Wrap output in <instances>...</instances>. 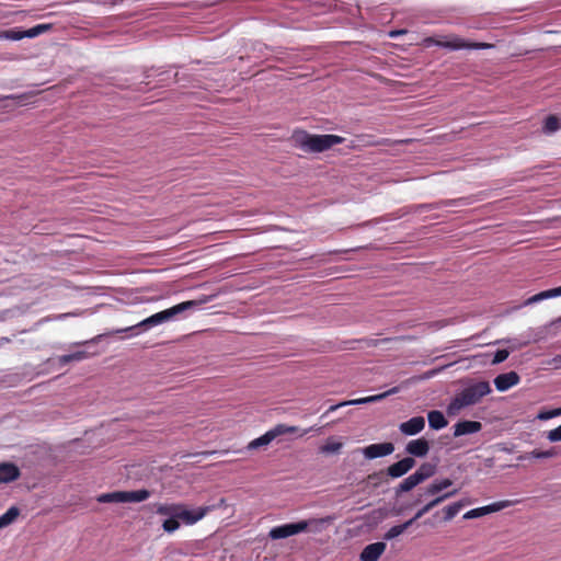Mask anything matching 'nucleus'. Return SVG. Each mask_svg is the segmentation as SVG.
<instances>
[{
    "instance_id": "obj_1",
    "label": "nucleus",
    "mask_w": 561,
    "mask_h": 561,
    "mask_svg": "<svg viewBox=\"0 0 561 561\" xmlns=\"http://www.w3.org/2000/svg\"><path fill=\"white\" fill-rule=\"evenodd\" d=\"M214 298H215V295H209V296L204 295V296L199 297L198 299L181 302V304L175 305L169 309L162 310L160 312H157V313L144 319L142 321H140L139 323H137L134 327H129L126 329H119V330H116L114 333L126 332V331L133 330L135 328H140V327L149 329V328H152L156 325H160L164 322L172 320L179 313L186 311L188 309H192L194 307L207 304V302L211 301Z\"/></svg>"
},
{
    "instance_id": "obj_2",
    "label": "nucleus",
    "mask_w": 561,
    "mask_h": 561,
    "mask_svg": "<svg viewBox=\"0 0 561 561\" xmlns=\"http://www.w3.org/2000/svg\"><path fill=\"white\" fill-rule=\"evenodd\" d=\"M491 391V386L488 381H479L468 386L450 401L446 410L447 414L456 416L462 409L479 403Z\"/></svg>"
},
{
    "instance_id": "obj_3",
    "label": "nucleus",
    "mask_w": 561,
    "mask_h": 561,
    "mask_svg": "<svg viewBox=\"0 0 561 561\" xmlns=\"http://www.w3.org/2000/svg\"><path fill=\"white\" fill-rule=\"evenodd\" d=\"M295 141L306 152H322L342 144L344 138L337 135H311L299 131L295 134Z\"/></svg>"
},
{
    "instance_id": "obj_4",
    "label": "nucleus",
    "mask_w": 561,
    "mask_h": 561,
    "mask_svg": "<svg viewBox=\"0 0 561 561\" xmlns=\"http://www.w3.org/2000/svg\"><path fill=\"white\" fill-rule=\"evenodd\" d=\"M423 45L425 47H430L431 45H437V46L446 47V48L454 49V50L463 49V48L481 49V48L490 47L489 44L467 43L462 38L455 36V35L440 36L438 38L426 37L423 41Z\"/></svg>"
},
{
    "instance_id": "obj_5",
    "label": "nucleus",
    "mask_w": 561,
    "mask_h": 561,
    "mask_svg": "<svg viewBox=\"0 0 561 561\" xmlns=\"http://www.w3.org/2000/svg\"><path fill=\"white\" fill-rule=\"evenodd\" d=\"M210 512L208 506H199L196 508H190L187 505L179 503L176 517L182 520L185 525H194L203 519Z\"/></svg>"
},
{
    "instance_id": "obj_6",
    "label": "nucleus",
    "mask_w": 561,
    "mask_h": 561,
    "mask_svg": "<svg viewBox=\"0 0 561 561\" xmlns=\"http://www.w3.org/2000/svg\"><path fill=\"white\" fill-rule=\"evenodd\" d=\"M306 530L307 525L305 523L297 522L274 527L270 530L268 536L270 538L277 540L298 535Z\"/></svg>"
},
{
    "instance_id": "obj_7",
    "label": "nucleus",
    "mask_w": 561,
    "mask_h": 561,
    "mask_svg": "<svg viewBox=\"0 0 561 561\" xmlns=\"http://www.w3.org/2000/svg\"><path fill=\"white\" fill-rule=\"evenodd\" d=\"M513 504H514V502L513 501H508V500H503V501L494 502V503H491L489 505L477 507V508L468 511L463 515V518L465 519L479 518V517L485 516L488 514L500 512V511H502V510H504L506 507H510Z\"/></svg>"
},
{
    "instance_id": "obj_8",
    "label": "nucleus",
    "mask_w": 561,
    "mask_h": 561,
    "mask_svg": "<svg viewBox=\"0 0 561 561\" xmlns=\"http://www.w3.org/2000/svg\"><path fill=\"white\" fill-rule=\"evenodd\" d=\"M394 450V446L391 443L371 444L363 448L362 453L367 459H375L391 455Z\"/></svg>"
},
{
    "instance_id": "obj_9",
    "label": "nucleus",
    "mask_w": 561,
    "mask_h": 561,
    "mask_svg": "<svg viewBox=\"0 0 561 561\" xmlns=\"http://www.w3.org/2000/svg\"><path fill=\"white\" fill-rule=\"evenodd\" d=\"M21 477L20 468L13 463L3 461L0 462V483L8 484L16 481Z\"/></svg>"
},
{
    "instance_id": "obj_10",
    "label": "nucleus",
    "mask_w": 561,
    "mask_h": 561,
    "mask_svg": "<svg viewBox=\"0 0 561 561\" xmlns=\"http://www.w3.org/2000/svg\"><path fill=\"white\" fill-rule=\"evenodd\" d=\"M344 447L342 437L329 436L319 447V453L323 456L339 455Z\"/></svg>"
},
{
    "instance_id": "obj_11",
    "label": "nucleus",
    "mask_w": 561,
    "mask_h": 561,
    "mask_svg": "<svg viewBox=\"0 0 561 561\" xmlns=\"http://www.w3.org/2000/svg\"><path fill=\"white\" fill-rule=\"evenodd\" d=\"M425 427V420L423 416H414L399 425V430L407 436H413L421 433Z\"/></svg>"
},
{
    "instance_id": "obj_12",
    "label": "nucleus",
    "mask_w": 561,
    "mask_h": 561,
    "mask_svg": "<svg viewBox=\"0 0 561 561\" xmlns=\"http://www.w3.org/2000/svg\"><path fill=\"white\" fill-rule=\"evenodd\" d=\"M386 543L385 542H374L368 546H366L363 551L360 552L359 560L360 561H378V559L386 551Z\"/></svg>"
},
{
    "instance_id": "obj_13",
    "label": "nucleus",
    "mask_w": 561,
    "mask_h": 561,
    "mask_svg": "<svg viewBox=\"0 0 561 561\" xmlns=\"http://www.w3.org/2000/svg\"><path fill=\"white\" fill-rule=\"evenodd\" d=\"M519 380H520V378L517 373L510 371V373L499 375L494 379V385L499 391L504 392V391L511 389L512 387L518 385Z\"/></svg>"
},
{
    "instance_id": "obj_14",
    "label": "nucleus",
    "mask_w": 561,
    "mask_h": 561,
    "mask_svg": "<svg viewBox=\"0 0 561 561\" xmlns=\"http://www.w3.org/2000/svg\"><path fill=\"white\" fill-rule=\"evenodd\" d=\"M415 466L413 458L407 457L388 467L387 472L391 478H400L409 472Z\"/></svg>"
},
{
    "instance_id": "obj_15",
    "label": "nucleus",
    "mask_w": 561,
    "mask_h": 561,
    "mask_svg": "<svg viewBox=\"0 0 561 561\" xmlns=\"http://www.w3.org/2000/svg\"><path fill=\"white\" fill-rule=\"evenodd\" d=\"M398 391H399V388L394 387L383 393L340 402V405H359V404H365V403L377 402V401L385 399L386 397H388L390 394L397 393Z\"/></svg>"
},
{
    "instance_id": "obj_16",
    "label": "nucleus",
    "mask_w": 561,
    "mask_h": 561,
    "mask_svg": "<svg viewBox=\"0 0 561 561\" xmlns=\"http://www.w3.org/2000/svg\"><path fill=\"white\" fill-rule=\"evenodd\" d=\"M482 425L480 422L477 421H461L458 422L454 426V435L456 437L467 435V434H473L481 430Z\"/></svg>"
},
{
    "instance_id": "obj_17",
    "label": "nucleus",
    "mask_w": 561,
    "mask_h": 561,
    "mask_svg": "<svg viewBox=\"0 0 561 561\" xmlns=\"http://www.w3.org/2000/svg\"><path fill=\"white\" fill-rule=\"evenodd\" d=\"M430 450V445L424 438L414 439L408 443L407 451L416 457L425 456Z\"/></svg>"
},
{
    "instance_id": "obj_18",
    "label": "nucleus",
    "mask_w": 561,
    "mask_h": 561,
    "mask_svg": "<svg viewBox=\"0 0 561 561\" xmlns=\"http://www.w3.org/2000/svg\"><path fill=\"white\" fill-rule=\"evenodd\" d=\"M334 522V517L325 516L322 518H311L308 520H300L307 525V529H311L314 533H319L330 526Z\"/></svg>"
},
{
    "instance_id": "obj_19",
    "label": "nucleus",
    "mask_w": 561,
    "mask_h": 561,
    "mask_svg": "<svg viewBox=\"0 0 561 561\" xmlns=\"http://www.w3.org/2000/svg\"><path fill=\"white\" fill-rule=\"evenodd\" d=\"M271 430L276 438L282 435L296 434V433H299V436L301 437V436L306 435L311 428L300 431L297 426H291V425L280 423V424L275 425Z\"/></svg>"
},
{
    "instance_id": "obj_20",
    "label": "nucleus",
    "mask_w": 561,
    "mask_h": 561,
    "mask_svg": "<svg viewBox=\"0 0 561 561\" xmlns=\"http://www.w3.org/2000/svg\"><path fill=\"white\" fill-rule=\"evenodd\" d=\"M468 504H470V501L461 500L445 506L442 510V513L444 514V522H450L460 512V510Z\"/></svg>"
},
{
    "instance_id": "obj_21",
    "label": "nucleus",
    "mask_w": 561,
    "mask_h": 561,
    "mask_svg": "<svg viewBox=\"0 0 561 561\" xmlns=\"http://www.w3.org/2000/svg\"><path fill=\"white\" fill-rule=\"evenodd\" d=\"M150 496L147 490L124 491V503H139L146 501Z\"/></svg>"
},
{
    "instance_id": "obj_22",
    "label": "nucleus",
    "mask_w": 561,
    "mask_h": 561,
    "mask_svg": "<svg viewBox=\"0 0 561 561\" xmlns=\"http://www.w3.org/2000/svg\"><path fill=\"white\" fill-rule=\"evenodd\" d=\"M428 424L433 430H442L447 426L448 422L440 411H431L427 414Z\"/></svg>"
},
{
    "instance_id": "obj_23",
    "label": "nucleus",
    "mask_w": 561,
    "mask_h": 561,
    "mask_svg": "<svg viewBox=\"0 0 561 561\" xmlns=\"http://www.w3.org/2000/svg\"><path fill=\"white\" fill-rule=\"evenodd\" d=\"M558 296H561V294L559 293V287L552 288V289H548V290L541 291L539 294H536V295L529 297L524 302V305L525 306H529V305L539 302L541 300L549 299V298H554V297H558Z\"/></svg>"
},
{
    "instance_id": "obj_24",
    "label": "nucleus",
    "mask_w": 561,
    "mask_h": 561,
    "mask_svg": "<svg viewBox=\"0 0 561 561\" xmlns=\"http://www.w3.org/2000/svg\"><path fill=\"white\" fill-rule=\"evenodd\" d=\"M275 439V436L272 432V430H268L265 434L262 436L251 440L248 444V449H257L260 447L267 446L270 443H272Z\"/></svg>"
},
{
    "instance_id": "obj_25",
    "label": "nucleus",
    "mask_w": 561,
    "mask_h": 561,
    "mask_svg": "<svg viewBox=\"0 0 561 561\" xmlns=\"http://www.w3.org/2000/svg\"><path fill=\"white\" fill-rule=\"evenodd\" d=\"M451 485H453V481L448 478L435 480L434 482H432L431 484L427 485L426 493L430 495H434V494L440 493L442 491L448 489Z\"/></svg>"
},
{
    "instance_id": "obj_26",
    "label": "nucleus",
    "mask_w": 561,
    "mask_h": 561,
    "mask_svg": "<svg viewBox=\"0 0 561 561\" xmlns=\"http://www.w3.org/2000/svg\"><path fill=\"white\" fill-rule=\"evenodd\" d=\"M420 483H422L420 479L415 476V473H412L398 485V488L396 489V493L397 495H399L403 492H408L415 488L416 485H419Z\"/></svg>"
},
{
    "instance_id": "obj_27",
    "label": "nucleus",
    "mask_w": 561,
    "mask_h": 561,
    "mask_svg": "<svg viewBox=\"0 0 561 561\" xmlns=\"http://www.w3.org/2000/svg\"><path fill=\"white\" fill-rule=\"evenodd\" d=\"M178 506L179 503H161L156 506V512L159 515L173 518L176 517Z\"/></svg>"
},
{
    "instance_id": "obj_28",
    "label": "nucleus",
    "mask_w": 561,
    "mask_h": 561,
    "mask_svg": "<svg viewBox=\"0 0 561 561\" xmlns=\"http://www.w3.org/2000/svg\"><path fill=\"white\" fill-rule=\"evenodd\" d=\"M19 515L20 510L16 506H11L4 514L0 516V529L14 523Z\"/></svg>"
},
{
    "instance_id": "obj_29",
    "label": "nucleus",
    "mask_w": 561,
    "mask_h": 561,
    "mask_svg": "<svg viewBox=\"0 0 561 561\" xmlns=\"http://www.w3.org/2000/svg\"><path fill=\"white\" fill-rule=\"evenodd\" d=\"M96 500L100 503H124V491L103 493Z\"/></svg>"
},
{
    "instance_id": "obj_30",
    "label": "nucleus",
    "mask_w": 561,
    "mask_h": 561,
    "mask_svg": "<svg viewBox=\"0 0 561 561\" xmlns=\"http://www.w3.org/2000/svg\"><path fill=\"white\" fill-rule=\"evenodd\" d=\"M26 31H20L18 28H11L0 32V39L20 41L26 37Z\"/></svg>"
},
{
    "instance_id": "obj_31",
    "label": "nucleus",
    "mask_w": 561,
    "mask_h": 561,
    "mask_svg": "<svg viewBox=\"0 0 561 561\" xmlns=\"http://www.w3.org/2000/svg\"><path fill=\"white\" fill-rule=\"evenodd\" d=\"M414 473L423 482L435 473V466L423 463Z\"/></svg>"
},
{
    "instance_id": "obj_32",
    "label": "nucleus",
    "mask_w": 561,
    "mask_h": 561,
    "mask_svg": "<svg viewBox=\"0 0 561 561\" xmlns=\"http://www.w3.org/2000/svg\"><path fill=\"white\" fill-rule=\"evenodd\" d=\"M51 28V24H38L26 31V37L33 38L36 37Z\"/></svg>"
},
{
    "instance_id": "obj_33",
    "label": "nucleus",
    "mask_w": 561,
    "mask_h": 561,
    "mask_svg": "<svg viewBox=\"0 0 561 561\" xmlns=\"http://www.w3.org/2000/svg\"><path fill=\"white\" fill-rule=\"evenodd\" d=\"M560 128L559 119L556 116H549L545 121L543 130L546 133H554Z\"/></svg>"
},
{
    "instance_id": "obj_34",
    "label": "nucleus",
    "mask_w": 561,
    "mask_h": 561,
    "mask_svg": "<svg viewBox=\"0 0 561 561\" xmlns=\"http://www.w3.org/2000/svg\"><path fill=\"white\" fill-rule=\"evenodd\" d=\"M162 528L165 533L172 534L180 528V520L178 517L167 518L162 524Z\"/></svg>"
},
{
    "instance_id": "obj_35",
    "label": "nucleus",
    "mask_w": 561,
    "mask_h": 561,
    "mask_svg": "<svg viewBox=\"0 0 561 561\" xmlns=\"http://www.w3.org/2000/svg\"><path fill=\"white\" fill-rule=\"evenodd\" d=\"M404 526L402 525H396V526H392L386 534H385V539L386 540H391V539H394L397 537H399L400 535H402L404 533Z\"/></svg>"
},
{
    "instance_id": "obj_36",
    "label": "nucleus",
    "mask_w": 561,
    "mask_h": 561,
    "mask_svg": "<svg viewBox=\"0 0 561 561\" xmlns=\"http://www.w3.org/2000/svg\"><path fill=\"white\" fill-rule=\"evenodd\" d=\"M84 357H85V353L84 352H76L73 354L60 356L59 357V363L60 364H67V363L72 362V360H81Z\"/></svg>"
},
{
    "instance_id": "obj_37",
    "label": "nucleus",
    "mask_w": 561,
    "mask_h": 561,
    "mask_svg": "<svg viewBox=\"0 0 561 561\" xmlns=\"http://www.w3.org/2000/svg\"><path fill=\"white\" fill-rule=\"evenodd\" d=\"M561 415V408L549 410V411H540L537 414V419L540 421L550 420L552 417Z\"/></svg>"
},
{
    "instance_id": "obj_38",
    "label": "nucleus",
    "mask_w": 561,
    "mask_h": 561,
    "mask_svg": "<svg viewBox=\"0 0 561 561\" xmlns=\"http://www.w3.org/2000/svg\"><path fill=\"white\" fill-rule=\"evenodd\" d=\"M456 493H457V490H453V491L446 492L444 494H440L437 497L433 499L431 502H428L430 506H432V508H434L435 506L439 505L445 500L454 496Z\"/></svg>"
},
{
    "instance_id": "obj_39",
    "label": "nucleus",
    "mask_w": 561,
    "mask_h": 561,
    "mask_svg": "<svg viewBox=\"0 0 561 561\" xmlns=\"http://www.w3.org/2000/svg\"><path fill=\"white\" fill-rule=\"evenodd\" d=\"M547 439L551 443L561 442V425L547 433Z\"/></svg>"
},
{
    "instance_id": "obj_40",
    "label": "nucleus",
    "mask_w": 561,
    "mask_h": 561,
    "mask_svg": "<svg viewBox=\"0 0 561 561\" xmlns=\"http://www.w3.org/2000/svg\"><path fill=\"white\" fill-rule=\"evenodd\" d=\"M510 355V352L506 350H500L495 353L492 364L496 365L504 362Z\"/></svg>"
},
{
    "instance_id": "obj_41",
    "label": "nucleus",
    "mask_w": 561,
    "mask_h": 561,
    "mask_svg": "<svg viewBox=\"0 0 561 561\" xmlns=\"http://www.w3.org/2000/svg\"><path fill=\"white\" fill-rule=\"evenodd\" d=\"M554 456V453L551 451V450H547V451H537V450H534L529 454V457H533V458H550V457H553Z\"/></svg>"
},
{
    "instance_id": "obj_42",
    "label": "nucleus",
    "mask_w": 561,
    "mask_h": 561,
    "mask_svg": "<svg viewBox=\"0 0 561 561\" xmlns=\"http://www.w3.org/2000/svg\"><path fill=\"white\" fill-rule=\"evenodd\" d=\"M27 99V94L7 96L5 100L11 101L13 105H22Z\"/></svg>"
},
{
    "instance_id": "obj_43",
    "label": "nucleus",
    "mask_w": 561,
    "mask_h": 561,
    "mask_svg": "<svg viewBox=\"0 0 561 561\" xmlns=\"http://www.w3.org/2000/svg\"><path fill=\"white\" fill-rule=\"evenodd\" d=\"M432 510V506H430V503L425 504L422 508H420L416 514L414 515V519L421 518L424 514L430 512Z\"/></svg>"
},
{
    "instance_id": "obj_44",
    "label": "nucleus",
    "mask_w": 561,
    "mask_h": 561,
    "mask_svg": "<svg viewBox=\"0 0 561 561\" xmlns=\"http://www.w3.org/2000/svg\"><path fill=\"white\" fill-rule=\"evenodd\" d=\"M371 516L377 520H382L383 518H386L387 513L383 510H377L371 512Z\"/></svg>"
},
{
    "instance_id": "obj_45",
    "label": "nucleus",
    "mask_w": 561,
    "mask_h": 561,
    "mask_svg": "<svg viewBox=\"0 0 561 561\" xmlns=\"http://www.w3.org/2000/svg\"><path fill=\"white\" fill-rule=\"evenodd\" d=\"M549 365L553 366L554 368H560L561 367V355L556 356L554 358H552L549 362Z\"/></svg>"
},
{
    "instance_id": "obj_46",
    "label": "nucleus",
    "mask_w": 561,
    "mask_h": 561,
    "mask_svg": "<svg viewBox=\"0 0 561 561\" xmlns=\"http://www.w3.org/2000/svg\"><path fill=\"white\" fill-rule=\"evenodd\" d=\"M225 505H226V500L221 499L216 505H213V506H209V507H210V511H213L215 508L224 507Z\"/></svg>"
},
{
    "instance_id": "obj_47",
    "label": "nucleus",
    "mask_w": 561,
    "mask_h": 561,
    "mask_svg": "<svg viewBox=\"0 0 561 561\" xmlns=\"http://www.w3.org/2000/svg\"><path fill=\"white\" fill-rule=\"evenodd\" d=\"M404 33H405V31H404V30L391 31V32L389 33V36H390V37H397V36L401 35V34H404Z\"/></svg>"
},
{
    "instance_id": "obj_48",
    "label": "nucleus",
    "mask_w": 561,
    "mask_h": 561,
    "mask_svg": "<svg viewBox=\"0 0 561 561\" xmlns=\"http://www.w3.org/2000/svg\"><path fill=\"white\" fill-rule=\"evenodd\" d=\"M415 520L416 519H414V517H413L401 525L404 526V530H407Z\"/></svg>"
},
{
    "instance_id": "obj_49",
    "label": "nucleus",
    "mask_w": 561,
    "mask_h": 561,
    "mask_svg": "<svg viewBox=\"0 0 561 561\" xmlns=\"http://www.w3.org/2000/svg\"><path fill=\"white\" fill-rule=\"evenodd\" d=\"M341 407H342V405H340V403H337V404H335V405H331V407L328 409L327 413L333 412V411L337 410V409H339V408H341Z\"/></svg>"
},
{
    "instance_id": "obj_50",
    "label": "nucleus",
    "mask_w": 561,
    "mask_h": 561,
    "mask_svg": "<svg viewBox=\"0 0 561 561\" xmlns=\"http://www.w3.org/2000/svg\"><path fill=\"white\" fill-rule=\"evenodd\" d=\"M436 370L428 371L426 374V378L433 377L435 375Z\"/></svg>"
}]
</instances>
